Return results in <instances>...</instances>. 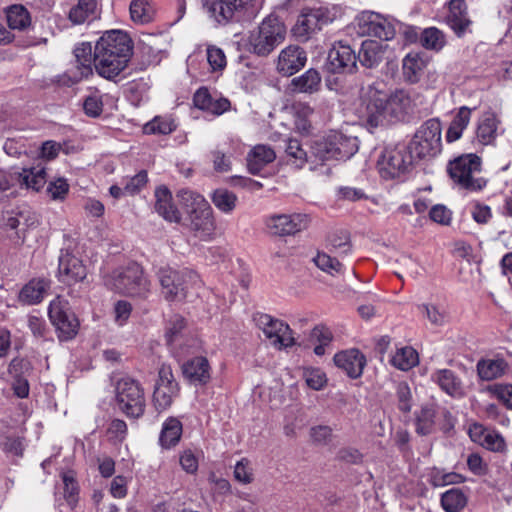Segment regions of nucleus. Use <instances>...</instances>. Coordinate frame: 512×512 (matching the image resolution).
Listing matches in <instances>:
<instances>
[{
    "label": "nucleus",
    "mask_w": 512,
    "mask_h": 512,
    "mask_svg": "<svg viewBox=\"0 0 512 512\" xmlns=\"http://www.w3.org/2000/svg\"><path fill=\"white\" fill-rule=\"evenodd\" d=\"M363 117L370 127H377L388 115L387 94L373 88H369L367 96L363 100Z\"/></svg>",
    "instance_id": "aec40b11"
},
{
    "label": "nucleus",
    "mask_w": 512,
    "mask_h": 512,
    "mask_svg": "<svg viewBox=\"0 0 512 512\" xmlns=\"http://www.w3.org/2000/svg\"><path fill=\"white\" fill-rule=\"evenodd\" d=\"M110 285L113 290L125 296L145 298L150 293V282L137 263H130L124 268L115 270L111 276Z\"/></svg>",
    "instance_id": "6e6552de"
},
{
    "label": "nucleus",
    "mask_w": 512,
    "mask_h": 512,
    "mask_svg": "<svg viewBox=\"0 0 512 512\" xmlns=\"http://www.w3.org/2000/svg\"><path fill=\"white\" fill-rule=\"evenodd\" d=\"M436 408L437 406L434 403H428L422 406L416 418V432L419 435L426 436L434 431Z\"/></svg>",
    "instance_id": "37998d69"
},
{
    "label": "nucleus",
    "mask_w": 512,
    "mask_h": 512,
    "mask_svg": "<svg viewBox=\"0 0 512 512\" xmlns=\"http://www.w3.org/2000/svg\"><path fill=\"white\" fill-rule=\"evenodd\" d=\"M447 172L459 189L468 192H479L487 184L486 179L478 176L481 172V158L473 153L451 160Z\"/></svg>",
    "instance_id": "39448f33"
},
{
    "label": "nucleus",
    "mask_w": 512,
    "mask_h": 512,
    "mask_svg": "<svg viewBox=\"0 0 512 512\" xmlns=\"http://www.w3.org/2000/svg\"><path fill=\"white\" fill-rule=\"evenodd\" d=\"M7 22L11 29L23 30L31 23L27 9L22 5H12L7 10Z\"/></svg>",
    "instance_id": "de8ad7c7"
},
{
    "label": "nucleus",
    "mask_w": 512,
    "mask_h": 512,
    "mask_svg": "<svg viewBox=\"0 0 512 512\" xmlns=\"http://www.w3.org/2000/svg\"><path fill=\"white\" fill-rule=\"evenodd\" d=\"M467 504L466 495L457 488H452L441 495V506L446 512H459Z\"/></svg>",
    "instance_id": "a18cd8bd"
},
{
    "label": "nucleus",
    "mask_w": 512,
    "mask_h": 512,
    "mask_svg": "<svg viewBox=\"0 0 512 512\" xmlns=\"http://www.w3.org/2000/svg\"><path fill=\"white\" fill-rule=\"evenodd\" d=\"M185 326V319L180 315H175L169 320L165 334L167 345H172L180 338Z\"/></svg>",
    "instance_id": "052dcab7"
},
{
    "label": "nucleus",
    "mask_w": 512,
    "mask_h": 512,
    "mask_svg": "<svg viewBox=\"0 0 512 512\" xmlns=\"http://www.w3.org/2000/svg\"><path fill=\"white\" fill-rule=\"evenodd\" d=\"M429 481L434 487H443L452 484H460L465 477L456 472H445L442 469L433 468L429 474Z\"/></svg>",
    "instance_id": "8fccbe9b"
},
{
    "label": "nucleus",
    "mask_w": 512,
    "mask_h": 512,
    "mask_svg": "<svg viewBox=\"0 0 512 512\" xmlns=\"http://www.w3.org/2000/svg\"><path fill=\"white\" fill-rule=\"evenodd\" d=\"M446 22L459 37L467 32L471 25V20L468 17L465 0H450Z\"/></svg>",
    "instance_id": "a878e982"
},
{
    "label": "nucleus",
    "mask_w": 512,
    "mask_h": 512,
    "mask_svg": "<svg viewBox=\"0 0 512 512\" xmlns=\"http://www.w3.org/2000/svg\"><path fill=\"white\" fill-rule=\"evenodd\" d=\"M254 321L275 348L283 349L295 344L292 330L283 321L263 313L255 315Z\"/></svg>",
    "instance_id": "ddd939ff"
},
{
    "label": "nucleus",
    "mask_w": 512,
    "mask_h": 512,
    "mask_svg": "<svg viewBox=\"0 0 512 512\" xmlns=\"http://www.w3.org/2000/svg\"><path fill=\"white\" fill-rule=\"evenodd\" d=\"M132 55L133 43L128 34L109 30L95 43L93 66L100 77L113 80L127 68Z\"/></svg>",
    "instance_id": "f257e3e1"
},
{
    "label": "nucleus",
    "mask_w": 512,
    "mask_h": 512,
    "mask_svg": "<svg viewBox=\"0 0 512 512\" xmlns=\"http://www.w3.org/2000/svg\"><path fill=\"white\" fill-rule=\"evenodd\" d=\"M418 94L404 89L396 90L387 95L388 115L396 120H404L414 113L417 106Z\"/></svg>",
    "instance_id": "412c9836"
},
{
    "label": "nucleus",
    "mask_w": 512,
    "mask_h": 512,
    "mask_svg": "<svg viewBox=\"0 0 512 512\" xmlns=\"http://www.w3.org/2000/svg\"><path fill=\"white\" fill-rule=\"evenodd\" d=\"M307 62V55L298 45H289L281 50L277 60V70L285 76H291L302 69Z\"/></svg>",
    "instance_id": "4be33fe9"
},
{
    "label": "nucleus",
    "mask_w": 512,
    "mask_h": 512,
    "mask_svg": "<svg viewBox=\"0 0 512 512\" xmlns=\"http://www.w3.org/2000/svg\"><path fill=\"white\" fill-rule=\"evenodd\" d=\"M193 103L195 107L217 116L230 109L228 99L223 97L214 98L206 87H201L195 92Z\"/></svg>",
    "instance_id": "bb28decb"
},
{
    "label": "nucleus",
    "mask_w": 512,
    "mask_h": 512,
    "mask_svg": "<svg viewBox=\"0 0 512 512\" xmlns=\"http://www.w3.org/2000/svg\"><path fill=\"white\" fill-rule=\"evenodd\" d=\"M148 175L145 170H141L134 176H127L122 179V185L125 187L127 195L138 194L147 184Z\"/></svg>",
    "instance_id": "bf43d9fd"
},
{
    "label": "nucleus",
    "mask_w": 512,
    "mask_h": 512,
    "mask_svg": "<svg viewBox=\"0 0 512 512\" xmlns=\"http://www.w3.org/2000/svg\"><path fill=\"white\" fill-rule=\"evenodd\" d=\"M233 474L239 483L250 484L254 479L251 462L247 458H242L235 464Z\"/></svg>",
    "instance_id": "680f3d73"
},
{
    "label": "nucleus",
    "mask_w": 512,
    "mask_h": 512,
    "mask_svg": "<svg viewBox=\"0 0 512 512\" xmlns=\"http://www.w3.org/2000/svg\"><path fill=\"white\" fill-rule=\"evenodd\" d=\"M19 182L27 189L39 191L46 183V169L41 164L30 168H23L19 173Z\"/></svg>",
    "instance_id": "a19ab883"
},
{
    "label": "nucleus",
    "mask_w": 512,
    "mask_h": 512,
    "mask_svg": "<svg viewBox=\"0 0 512 512\" xmlns=\"http://www.w3.org/2000/svg\"><path fill=\"white\" fill-rule=\"evenodd\" d=\"M442 151V126L438 119L425 121L415 132L409 153L420 160H430Z\"/></svg>",
    "instance_id": "423d86ee"
},
{
    "label": "nucleus",
    "mask_w": 512,
    "mask_h": 512,
    "mask_svg": "<svg viewBox=\"0 0 512 512\" xmlns=\"http://www.w3.org/2000/svg\"><path fill=\"white\" fill-rule=\"evenodd\" d=\"M87 276L82 260L69 250L62 249L58 259V280L68 286L82 282Z\"/></svg>",
    "instance_id": "a211bd4d"
},
{
    "label": "nucleus",
    "mask_w": 512,
    "mask_h": 512,
    "mask_svg": "<svg viewBox=\"0 0 512 512\" xmlns=\"http://www.w3.org/2000/svg\"><path fill=\"white\" fill-rule=\"evenodd\" d=\"M130 14L134 22L147 23L152 19V7L147 0H133L130 4Z\"/></svg>",
    "instance_id": "4d7b16f0"
},
{
    "label": "nucleus",
    "mask_w": 512,
    "mask_h": 512,
    "mask_svg": "<svg viewBox=\"0 0 512 512\" xmlns=\"http://www.w3.org/2000/svg\"><path fill=\"white\" fill-rule=\"evenodd\" d=\"M118 408L128 417L137 418L144 412V395L139 384L131 378H122L116 385Z\"/></svg>",
    "instance_id": "f8f14e48"
},
{
    "label": "nucleus",
    "mask_w": 512,
    "mask_h": 512,
    "mask_svg": "<svg viewBox=\"0 0 512 512\" xmlns=\"http://www.w3.org/2000/svg\"><path fill=\"white\" fill-rule=\"evenodd\" d=\"M309 216L303 213L279 214L266 220L267 228L278 236L294 235L308 227Z\"/></svg>",
    "instance_id": "f3484780"
},
{
    "label": "nucleus",
    "mask_w": 512,
    "mask_h": 512,
    "mask_svg": "<svg viewBox=\"0 0 512 512\" xmlns=\"http://www.w3.org/2000/svg\"><path fill=\"white\" fill-rule=\"evenodd\" d=\"M421 308L432 325L443 326L449 321V314L443 307L435 304H423Z\"/></svg>",
    "instance_id": "13d9d810"
},
{
    "label": "nucleus",
    "mask_w": 512,
    "mask_h": 512,
    "mask_svg": "<svg viewBox=\"0 0 512 512\" xmlns=\"http://www.w3.org/2000/svg\"><path fill=\"white\" fill-rule=\"evenodd\" d=\"M357 66L356 52L343 41L334 42L327 56V68L331 73H352Z\"/></svg>",
    "instance_id": "dca6fc26"
},
{
    "label": "nucleus",
    "mask_w": 512,
    "mask_h": 512,
    "mask_svg": "<svg viewBox=\"0 0 512 512\" xmlns=\"http://www.w3.org/2000/svg\"><path fill=\"white\" fill-rule=\"evenodd\" d=\"M321 75L316 69H308L302 75L294 77L290 83L293 93L313 94L321 87Z\"/></svg>",
    "instance_id": "72a5a7b5"
},
{
    "label": "nucleus",
    "mask_w": 512,
    "mask_h": 512,
    "mask_svg": "<svg viewBox=\"0 0 512 512\" xmlns=\"http://www.w3.org/2000/svg\"><path fill=\"white\" fill-rule=\"evenodd\" d=\"M285 158L288 165L296 169H301L307 163H311V169H315L319 160H316L315 157L310 154L308 156L307 152L303 149L301 143L297 139H288L286 147H285Z\"/></svg>",
    "instance_id": "c756f323"
},
{
    "label": "nucleus",
    "mask_w": 512,
    "mask_h": 512,
    "mask_svg": "<svg viewBox=\"0 0 512 512\" xmlns=\"http://www.w3.org/2000/svg\"><path fill=\"white\" fill-rule=\"evenodd\" d=\"M420 42L429 50L440 51L446 43L445 35L436 27H429L423 30Z\"/></svg>",
    "instance_id": "3c124183"
},
{
    "label": "nucleus",
    "mask_w": 512,
    "mask_h": 512,
    "mask_svg": "<svg viewBox=\"0 0 512 512\" xmlns=\"http://www.w3.org/2000/svg\"><path fill=\"white\" fill-rule=\"evenodd\" d=\"M382 55L383 51L379 42L365 40L361 45L357 60H359L363 66L372 68L381 61Z\"/></svg>",
    "instance_id": "79ce46f5"
},
{
    "label": "nucleus",
    "mask_w": 512,
    "mask_h": 512,
    "mask_svg": "<svg viewBox=\"0 0 512 512\" xmlns=\"http://www.w3.org/2000/svg\"><path fill=\"white\" fill-rule=\"evenodd\" d=\"M334 363L350 378L356 379L363 373L366 357L358 349H348L335 354Z\"/></svg>",
    "instance_id": "393cba45"
},
{
    "label": "nucleus",
    "mask_w": 512,
    "mask_h": 512,
    "mask_svg": "<svg viewBox=\"0 0 512 512\" xmlns=\"http://www.w3.org/2000/svg\"><path fill=\"white\" fill-rule=\"evenodd\" d=\"M184 376L194 384H206L210 380V366L205 357L191 359L183 366Z\"/></svg>",
    "instance_id": "473e14b6"
},
{
    "label": "nucleus",
    "mask_w": 512,
    "mask_h": 512,
    "mask_svg": "<svg viewBox=\"0 0 512 512\" xmlns=\"http://www.w3.org/2000/svg\"><path fill=\"white\" fill-rule=\"evenodd\" d=\"M177 197L186 211V225L193 236L202 241L212 240L216 224L209 202L201 194L189 189L179 190Z\"/></svg>",
    "instance_id": "f03ea898"
},
{
    "label": "nucleus",
    "mask_w": 512,
    "mask_h": 512,
    "mask_svg": "<svg viewBox=\"0 0 512 512\" xmlns=\"http://www.w3.org/2000/svg\"><path fill=\"white\" fill-rule=\"evenodd\" d=\"M333 21L328 8L306 7L303 8L297 17V21L291 29L292 35L300 40L307 41L312 35L322 29L324 25Z\"/></svg>",
    "instance_id": "1a4fd4ad"
},
{
    "label": "nucleus",
    "mask_w": 512,
    "mask_h": 512,
    "mask_svg": "<svg viewBox=\"0 0 512 512\" xmlns=\"http://www.w3.org/2000/svg\"><path fill=\"white\" fill-rule=\"evenodd\" d=\"M501 124L498 116L492 111L484 112L477 120L475 139L484 146L495 145L499 135V126Z\"/></svg>",
    "instance_id": "5701e85b"
},
{
    "label": "nucleus",
    "mask_w": 512,
    "mask_h": 512,
    "mask_svg": "<svg viewBox=\"0 0 512 512\" xmlns=\"http://www.w3.org/2000/svg\"><path fill=\"white\" fill-rule=\"evenodd\" d=\"M493 393L505 407L512 410V384H498L493 388Z\"/></svg>",
    "instance_id": "774afa93"
},
{
    "label": "nucleus",
    "mask_w": 512,
    "mask_h": 512,
    "mask_svg": "<svg viewBox=\"0 0 512 512\" xmlns=\"http://www.w3.org/2000/svg\"><path fill=\"white\" fill-rule=\"evenodd\" d=\"M412 158L405 146L386 148L377 161L378 172L385 180L399 178L408 172Z\"/></svg>",
    "instance_id": "9d476101"
},
{
    "label": "nucleus",
    "mask_w": 512,
    "mask_h": 512,
    "mask_svg": "<svg viewBox=\"0 0 512 512\" xmlns=\"http://www.w3.org/2000/svg\"><path fill=\"white\" fill-rule=\"evenodd\" d=\"M427 66L426 58L419 52L408 53L402 61V70L405 80L416 83Z\"/></svg>",
    "instance_id": "c9c22d12"
},
{
    "label": "nucleus",
    "mask_w": 512,
    "mask_h": 512,
    "mask_svg": "<svg viewBox=\"0 0 512 512\" xmlns=\"http://www.w3.org/2000/svg\"><path fill=\"white\" fill-rule=\"evenodd\" d=\"M207 61L213 71L222 70L226 66V56L223 50L216 46H208Z\"/></svg>",
    "instance_id": "69168bd1"
},
{
    "label": "nucleus",
    "mask_w": 512,
    "mask_h": 512,
    "mask_svg": "<svg viewBox=\"0 0 512 512\" xmlns=\"http://www.w3.org/2000/svg\"><path fill=\"white\" fill-rule=\"evenodd\" d=\"M481 446L494 452L504 451L506 444L503 437L496 431L488 430L481 440Z\"/></svg>",
    "instance_id": "e2e57ef3"
},
{
    "label": "nucleus",
    "mask_w": 512,
    "mask_h": 512,
    "mask_svg": "<svg viewBox=\"0 0 512 512\" xmlns=\"http://www.w3.org/2000/svg\"><path fill=\"white\" fill-rule=\"evenodd\" d=\"M165 387L167 391H162V408L170 407L174 397L178 395L179 386L175 381L169 368L162 366V388Z\"/></svg>",
    "instance_id": "09e8293b"
},
{
    "label": "nucleus",
    "mask_w": 512,
    "mask_h": 512,
    "mask_svg": "<svg viewBox=\"0 0 512 512\" xmlns=\"http://www.w3.org/2000/svg\"><path fill=\"white\" fill-rule=\"evenodd\" d=\"M275 159L276 153L270 146L265 144L256 145L247 155L248 170L256 175Z\"/></svg>",
    "instance_id": "2f4dec72"
},
{
    "label": "nucleus",
    "mask_w": 512,
    "mask_h": 512,
    "mask_svg": "<svg viewBox=\"0 0 512 512\" xmlns=\"http://www.w3.org/2000/svg\"><path fill=\"white\" fill-rule=\"evenodd\" d=\"M243 153V144L237 138L228 137L220 142L215 149L211 151L213 168L218 173H227L231 171V159Z\"/></svg>",
    "instance_id": "6ab92c4d"
},
{
    "label": "nucleus",
    "mask_w": 512,
    "mask_h": 512,
    "mask_svg": "<svg viewBox=\"0 0 512 512\" xmlns=\"http://www.w3.org/2000/svg\"><path fill=\"white\" fill-rule=\"evenodd\" d=\"M97 0H78L70 9L68 19L74 25L89 23L98 17Z\"/></svg>",
    "instance_id": "f704fd0d"
},
{
    "label": "nucleus",
    "mask_w": 512,
    "mask_h": 512,
    "mask_svg": "<svg viewBox=\"0 0 512 512\" xmlns=\"http://www.w3.org/2000/svg\"><path fill=\"white\" fill-rule=\"evenodd\" d=\"M93 53L92 45L89 42H82L74 49L78 73L73 76L74 82L93 74Z\"/></svg>",
    "instance_id": "7c9ffc66"
},
{
    "label": "nucleus",
    "mask_w": 512,
    "mask_h": 512,
    "mask_svg": "<svg viewBox=\"0 0 512 512\" xmlns=\"http://www.w3.org/2000/svg\"><path fill=\"white\" fill-rule=\"evenodd\" d=\"M162 297L167 301H181L186 296L184 275L180 271L168 268L162 270Z\"/></svg>",
    "instance_id": "b1692460"
},
{
    "label": "nucleus",
    "mask_w": 512,
    "mask_h": 512,
    "mask_svg": "<svg viewBox=\"0 0 512 512\" xmlns=\"http://www.w3.org/2000/svg\"><path fill=\"white\" fill-rule=\"evenodd\" d=\"M356 28L359 35L373 36L386 41L395 35L394 25L375 12H362L356 18Z\"/></svg>",
    "instance_id": "4468645a"
},
{
    "label": "nucleus",
    "mask_w": 512,
    "mask_h": 512,
    "mask_svg": "<svg viewBox=\"0 0 512 512\" xmlns=\"http://www.w3.org/2000/svg\"><path fill=\"white\" fill-rule=\"evenodd\" d=\"M313 260L319 269L332 276L344 273V267L339 260L325 252H318Z\"/></svg>",
    "instance_id": "603ef678"
},
{
    "label": "nucleus",
    "mask_w": 512,
    "mask_h": 512,
    "mask_svg": "<svg viewBox=\"0 0 512 512\" xmlns=\"http://www.w3.org/2000/svg\"><path fill=\"white\" fill-rule=\"evenodd\" d=\"M431 378L449 396L458 398L464 395L463 382L454 371L439 369L433 372Z\"/></svg>",
    "instance_id": "c85d7f7f"
},
{
    "label": "nucleus",
    "mask_w": 512,
    "mask_h": 512,
    "mask_svg": "<svg viewBox=\"0 0 512 512\" xmlns=\"http://www.w3.org/2000/svg\"><path fill=\"white\" fill-rule=\"evenodd\" d=\"M396 395L398 398V407L401 411L407 413L412 407V394L410 387L406 382L397 384Z\"/></svg>",
    "instance_id": "0e129e2a"
},
{
    "label": "nucleus",
    "mask_w": 512,
    "mask_h": 512,
    "mask_svg": "<svg viewBox=\"0 0 512 512\" xmlns=\"http://www.w3.org/2000/svg\"><path fill=\"white\" fill-rule=\"evenodd\" d=\"M472 109L462 106L458 109L456 115L451 121L447 132L446 140L451 143L461 138L464 130L468 127L471 119Z\"/></svg>",
    "instance_id": "e433bc0d"
},
{
    "label": "nucleus",
    "mask_w": 512,
    "mask_h": 512,
    "mask_svg": "<svg viewBox=\"0 0 512 512\" xmlns=\"http://www.w3.org/2000/svg\"><path fill=\"white\" fill-rule=\"evenodd\" d=\"M291 112L297 132L309 134L312 128L311 117L314 114V109L307 103L296 102L291 106Z\"/></svg>",
    "instance_id": "ea45409f"
},
{
    "label": "nucleus",
    "mask_w": 512,
    "mask_h": 512,
    "mask_svg": "<svg viewBox=\"0 0 512 512\" xmlns=\"http://www.w3.org/2000/svg\"><path fill=\"white\" fill-rule=\"evenodd\" d=\"M183 433L182 422L177 417H168L162 423V449L175 447Z\"/></svg>",
    "instance_id": "4c0bfd02"
},
{
    "label": "nucleus",
    "mask_w": 512,
    "mask_h": 512,
    "mask_svg": "<svg viewBox=\"0 0 512 512\" xmlns=\"http://www.w3.org/2000/svg\"><path fill=\"white\" fill-rule=\"evenodd\" d=\"M51 281L47 278H33L26 283L19 292L18 300L24 305H36L40 303L48 290Z\"/></svg>",
    "instance_id": "cd10ccee"
},
{
    "label": "nucleus",
    "mask_w": 512,
    "mask_h": 512,
    "mask_svg": "<svg viewBox=\"0 0 512 512\" xmlns=\"http://www.w3.org/2000/svg\"><path fill=\"white\" fill-rule=\"evenodd\" d=\"M508 369L507 362L502 358L480 360L477 372L482 380L490 381L503 376Z\"/></svg>",
    "instance_id": "58836bf2"
},
{
    "label": "nucleus",
    "mask_w": 512,
    "mask_h": 512,
    "mask_svg": "<svg viewBox=\"0 0 512 512\" xmlns=\"http://www.w3.org/2000/svg\"><path fill=\"white\" fill-rule=\"evenodd\" d=\"M83 108L88 116L98 117L103 110V102L101 96L97 93L89 95L83 103Z\"/></svg>",
    "instance_id": "338daca9"
},
{
    "label": "nucleus",
    "mask_w": 512,
    "mask_h": 512,
    "mask_svg": "<svg viewBox=\"0 0 512 512\" xmlns=\"http://www.w3.org/2000/svg\"><path fill=\"white\" fill-rule=\"evenodd\" d=\"M37 225V215L29 210L6 212L1 223V227L5 231H14V236H11V238L16 244H22L25 241L27 231Z\"/></svg>",
    "instance_id": "2eb2a0df"
},
{
    "label": "nucleus",
    "mask_w": 512,
    "mask_h": 512,
    "mask_svg": "<svg viewBox=\"0 0 512 512\" xmlns=\"http://www.w3.org/2000/svg\"><path fill=\"white\" fill-rule=\"evenodd\" d=\"M48 315L60 341H68L76 336L79 329V321L68 307L67 301L57 296L49 304Z\"/></svg>",
    "instance_id": "9b49d317"
},
{
    "label": "nucleus",
    "mask_w": 512,
    "mask_h": 512,
    "mask_svg": "<svg viewBox=\"0 0 512 512\" xmlns=\"http://www.w3.org/2000/svg\"><path fill=\"white\" fill-rule=\"evenodd\" d=\"M236 200V195L226 189H217L212 195L213 204L224 213H229L235 208Z\"/></svg>",
    "instance_id": "6e6d98bb"
},
{
    "label": "nucleus",
    "mask_w": 512,
    "mask_h": 512,
    "mask_svg": "<svg viewBox=\"0 0 512 512\" xmlns=\"http://www.w3.org/2000/svg\"><path fill=\"white\" fill-rule=\"evenodd\" d=\"M209 17L218 24L240 21L256 15L258 0H206L203 4Z\"/></svg>",
    "instance_id": "0eeeda50"
},
{
    "label": "nucleus",
    "mask_w": 512,
    "mask_h": 512,
    "mask_svg": "<svg viewBox=\"0 0 512 512\" xmlns=\"http://www.w3.org/2000/svg\"><path fill=\"white\" fill-rule=\"evenodd\" d=\"M171 197L168 188L162 186V218L168 222L179 224L182 215L177 206L170 202Z\"/></svg>",
    "instance_id": "864d4df0"
},
{
    "label": "nucleus",
    "mask_w": 512,
    "mask_h": 512,
    "mask_svg": "<svg viewBox=\"0 0 512 512\" xmlns=\"http://www.w3.org/2000/svg\"><path fill=\"white\" fill-rule=\"evenodd\" d=\"M286 34V26L279 17L269 15L250 32L247 42L248 50L257 56H268L284 42Z\"/></svg>",
    "instance_id": "7ed1b4c3"
},
{
    "label": "nucleus",
    "mask_w": 512,
    "mask_h": 512,
    "mask_svg": "<svg viewBox=\"0 0 512 512\" xmlns=\"http://www.w3.org/2000/svg\"><path fill=\"white\" fill-rule=\"evenodd\" d=\"M359 149L356 136H349L339 131H330L312 145V155L321 164L325 161L350 159Z\"/></svg>",
    "instance_id": "20e7f679"
},
{
    "label": "nucleus",
    "mask_w": 512,
    "mask_h": 512,
    "mask_svg": "<svg viewBox=\"0 0 512 512\" xmlns=\"http://www.w3.org/2000/svg\"><path fill=\"white\" fill-rule=\"evenodd\" d=\"M418 363V354L412 347H403L396 351L391 358V364L402 370L407 371Z\"/></svg>",
    "instance_id": "49530a36"
},
{
    "label": "nucleus",
    "mask_w": 512,
    "mask_h": 512,
    "mask_svg": "<svg viewBox=\"0 0 512 512\" xmlns=\"http://www.w3.org/2000/svg\"><path fill=\"white\" fill-rule=\"evenodd\" d=\"M64 485V498L67 503L74 507L78 501L79 486L72 471L63 472L61 474Z\"/></svg>",
    "instance_id": "5fc2aeb1"
},
{
    "label": "nucleus",
    "mask_w": 512,
    "mask_h": 512,
    "mask_svg": "<svg viewBox=\"0 0 512 512\" xmlns=\"http://www.w3.org/2000/svg\"><path fill=\"white\" fill-rule=\"evenodd\" d=\"M327 246L330 252L339 255H347L351 252L350 234L348 231L340 229L329 234L327 237Z\"/></svg>",
    "instance_id": "c03bdc74"
}]
</instances>
